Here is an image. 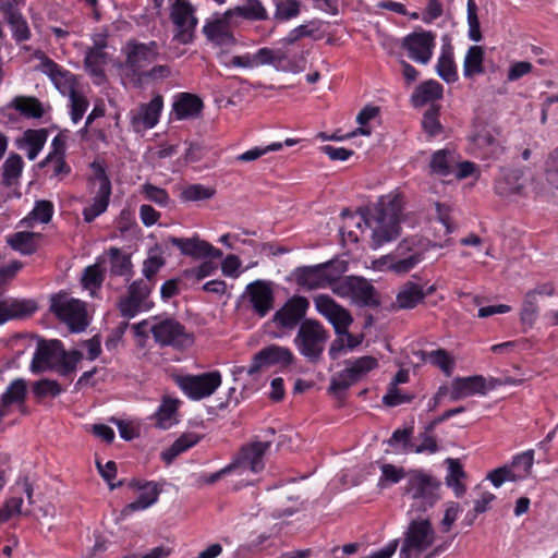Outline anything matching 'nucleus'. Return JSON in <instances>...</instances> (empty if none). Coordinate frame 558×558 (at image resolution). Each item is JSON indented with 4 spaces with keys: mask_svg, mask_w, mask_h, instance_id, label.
Returning <instances> with one entry per match:
<instances>
[{
    "mask_svg": "<svg viewBox=\"0 0 558 558\" xmlns=\"http://www.w3.org/2000/svg\"><path fill=\"white\" fill-rule=\"evenodd\" d=\"M402 198L399 195L383 196L378 203L362 216L365 225L371 229L372 246L395 241L401 232Z\"/></svg>",
    "mask_w": 558,
    "mask_h": 558,
    "instance_id": "nucleus-1",
    "label": "nucleus"
},
{
    "mask_svg": "<svg viewBox=\"0 0 558 558\" xmlns=\"http://www.w3.org/2000/svg\"><path fill=\"white\" fill-rule=\"evenodd\" d=\"M226 54L220 53L219 59L226 68L251 69L256 65H272L278 71L300 72L304 68L305 60L302 59L303 65L295 61H291L282 49L260 48L256 53L243 56H233L228 61L225 60Z\"/></svg>",
    "mask_w": 558,
    "mask_h": 558,
    "instance_id": "nucleus-2",
    "label": "nucleus"
},
{
    "mask_svg": "<svg viewBox=\"0 0 558 558\" xmlns=\"http://www.w3.org/2000/svg\"><path fill=\"white\" fill-rule=\"evenodd\" d=\"M329 331L316 319H304L299 327L294 343L299 352L308 361L316 363L320 360Z\"/></svg>",
    "mask_w": 558,
    "mask_h": 558,
    "instance_id": "nucleus-3",
    "label": "nucleus"
},
{
    "mask_svg": "<svg viewBox=\"0 0 558 558\" xmlns=\"http://www.w3.org/2000/svg\"><path fill=\"white\" fill-rule=\"evenodd\" d=\"M440 482L429 473L413 470L408 473L404 492L418 502L420 509L426 511L439 500Z\"/></svg>",
    "mask_w": 558,
    "mask_h": 558,
    "instance_id": "nucleus-4",
    "label": "nucleus"
},
{
    "mask_svg": "<svg viewBox=\"0 0 558 558\" xmlns=\"http://www.w3.org/2000/svg\"><path fill=\"white\" fill-rule=\"evenodd\" d=\"M50 311L72 332H81L88 325L85 303L69 296L66 293H59L51 298Z\"/></svg>",
    "mask_w": 558,
    "mask_h": 558,
    "instance_id": "nucleus-5",
    "label": "nucleus"
},
{
    "mask_svg": "<svg viewBox=\"0 0 558 558\" xmlns=\"http://www.w3.org/2000/svg\"><path fill=\"white\" fill-rule=\"evenodd\" d=\"M435 541V530L427 519L413 520L404 534L400 558L418 557Z\"/></svg>",
    "mask_w": 558,
    "mask_h": 558,
    "instance_id": "nucleus-6",
    "label": "nucleus"
},
{
    "mask_svg": "<svg viewBox=\"0 0 558 558\" xmlns=\"http://www.w3.org/2000/svg\"><path fill=\"white\" fill-rule=\"evenodd\" d=\"M345 367L331 377L329 391L338 393L361 381L369 372L378 367V361L369 355L347 360Z\"/></svg>",
    "mask_w": 558,
    "mask_h": 558,
    "instance_id": "nucleus-7",
    "label": "nucleus"
},
{
    "mask_svg": "<svg viewBox=\"0 0 558 558\" xmlns=\"http://www.w3.org/2000/svg\"><path fill=\"white\" fill-rule=\"evenodd\" d=\"M43 65L45 68V72L51 77L56 86L61 89L62 93H65L66 90L69 92L71 101V119L74 123H77L88 108V100L85 96L73 88L71 83L72 76L69 72L62 71L61 68L51 60H47Z\"/></svg>",
    "mask_w": 558,
    "mask_h": 558,
    "instance_id": "nucleus-8",
    "label": "nucleus"
},
{
    "mask_svg": "<svg viewBox=\"0 0 558 558\" xmlns=\"http://www.w3.org/2000/svg\"><path fill=\"white\" fill-rule=\"evenodd\" d=\"M170 20L174 25L173 38L180 44H190L194 38L197 19L195 9L187 0H169Z\"/></svg>",
    "mask_w": 558,
    "mask_h": 558,
    "instance_id": "nucleus-9",
    "label": "nucleus"
},
{
    "mask_svg": "<svg viewBox=\"0 0 558 558\" xmlns=\"http://www.w3.org/2000/svg\"><path fill=\"white\" fill-rule=\"evenodd\" d=\"M154 282L135 280L128 288V295L120 299L118 308L125 318H132L140 312L149 311L154 303L149 300Z\"/></svg>",
    "mask_w": 558,
    "mask_h": 558,
    "instance_id": "nucleus-10",
    "label": "nucleus"
},
{
    "mask_svg": "<svg viewBox=\"0 0 558 558\" xmlns=\"http://www.w3.org/2000/svg\"><path fill=\"white\" fill-rule=\"evenodd\" d=\"M150 331L157 343L160 345H170L175 349L191 347L194 342L192 333L185 330V327L173 318H166L155 322L150 325Z\"/></svg>",
    "mask_w": 558,
    "mask_h": 558,
    "instance_id": "nucleus-11",
    "label": "nucleus"
},
{
    "mask_svg": "<svg viewBox=\"0 0 558 558\" xmlns=\"http://www.w3.org/2000/svg\"><path fill=\"white\" fill-rule=\"evenodd\" d=\"M124 51L126 54L125 68L132 72L138 82L143 81V73L146 68L157 59V44L155 41L142 44L136 40H129Z\"/></svg>",
    "mask_w": 558,
    "mask_h": 558,
    "instance_id": "nucleus-12",
    "label": "nucleus"
},
{
    "mask_svg": "<svg viewBox=\"0 0 558 558\" xmlns=\"http://www.w3.org/2000/svg\"><path fill=\"white\" fill-rule=\"evenodd\" d=\"M271 446L270 441L255 440L243 445L232 462L230 463L233 471H251L256 474L265 468V454Z\"/></svg>",
    "mask_w": 558,
    "mask_h": 558,
    "instance_id": "nucleus-13",
    "label": "nucleus"
},
{
    "mask_svg": "<svg viewBox=\"0 0 558 558\" xmlns=\"http://www.w3.org/2000/svg\"><path fill=\"white\" fill-rule=\"evenodd\" d=\"M316 311L324 316L333 327L336 336H343L347 329L352 325L353 317L351 313L338 304L328 294H318L314 298Z\"/></svg>",
    "mask_w": 558,
    "mask_h": 558,
    "instance_id": "nucleus-14",
    "label": "nucleus"
},
{
    "mask_svg": "<svg viewBox=\"0 0 558 558\" xmlns=\"http://www.w3.org/2000/svg\"><path fill=\"white\" fill-rule=\"evenodd\" d=\"M177 383L190 398L199 400L215 392L221 385V375L219 372L186 375L179 377Z\"/></svg>",
    "mask_w": 558,
    "mask_h": 558,
    "instance_id": "nucleus-15",
    "label": "nucleus"
},
{
    "mask_svg": "<svg viewBox=\"0 0 558 558\" xmlns=\"http://www.w3.org/2000/svg\"><path fill=\"white\" fill-rule=\"evenodd\" d=\"M293 359L294 356L290 349L271 344L253 356L251 365L246 368V373L250 376H254L265 367L272 365L288 366L293 362Z\"/></svg>",
    "mask_w": 558,
    "mask_h": 558,
    "instance_id": "nucleus-16",
    "label": "nucleus"
},
{
    "mask_svg": "<svg viewBox=\"0 0 558 558\" xmlns=\"http://www.w3.org/2000/svg\"><path fill=\"white\" fill-rule=\"evenodd\" d=\"M310 301L305 296L293 295L272 316V322L280 328L293 329L306 315Z\"/></svg>",
    "mask_w": 558,
    "mask_h": 558,
    "instance_id": "nucleus-17",
    "label": "nucleus"
},
{
    "mask_svg": "<svg viewBox=\"0 0 558 558\" xmlns=\"http://www.w3.org/2000/svg\"><path fill=\"white\" fill-rule=\"evenodd\" d=\"M402 47L413 61L427 64L433 57L435 35L428 31L411 33L403 38Z\"/></svg>",
    "mask_w": 558,
    "mask_h": 558,
    "instance_id": "nucleus-18",
    "label": "nucleus"
},
{
    "mask_svg": "<svg viewBox=\"0 0 558 558\" xmlns=\"http://www.w3.org/2000/svg\"><path fill=\"white\" fill-rule=\"evenodd\" d=\"M497 380L487 381L482 375L457 377L451 383L449 397L451 401H458L474 395H486L496 387Z\"/></svg>",
    "mask_w": 558,
    "mask_h": 558,
    "instance_id": "nucleus-19",
    "label": "nucleus"
},
{
    "mask_svg": "<svg viewBox=\"0 0 558 558\" xmlns=\"http://www.w3.org/2000/svg\"><path fill=\"white\" fill-rule=\"evenodd\" d=\"M94 180L98 182V190L93 203L83 209V217L86 222H92L107 210L111 195V183L102 167L98 166L96 168Z\"/></svg>",
    "mask_w": 558,
    "mask_h": 558,
    "instance_id": "nucleus-20",
    "label": "nucleus"
},
{
    "mask_svg": "<svg viewBox=\"0 0 558 558\" xmlns=\"http://www.w3.org/2000/svg\"><path fill=\"white\" fill-rule=\"evenodd\" d=\"M61 348L62 343L59 340H40L31 362L32 373L40 374L54 368L60 362Z\"/></svg>",
    "mask_w": 558,
    "mask_h": 558,
    "instance_id": "nucleus-21",
    "label": "nucleus"
},
{
    "mask_svg": "<svg viewBox=\"0 0 558 558\" xmlns=\"http://www.w3.org/2000/svg\"><path fill=\"white\" fill-rule=\"evenodd\" d=\"M245 296L259 317H265L274 307V291L267 281L256 280L247 284Z\"/></svg>",
    "mask_w": 558,
    "mask_h": 558,
    "instance_id": "nucleus-22",
    "label": "nucleus"
},
{
    "mask_svg": "<svg viewBox=\"0 0 558 558\" xmlns=\"http://www.w3.org/2000/svg\"><path fill=\"white\" fill-rule=\"evenodd\" d=\"M162 106V96L156 95L148 104H142L136 110L131 111L133 130L141 132L154 128L158 123Z\"/></svg>",
    "mask_w": 558,
    "mask_h": 558,
    "instance_id": "nucleus-23",
    "label": "nucleus"
},
{
    "mask_svg": "<svg viewBox=\"0 0 558 558\" xmlns=\"http://www.w3.org/2000/svg\"><path fill=\"white\" fill-rule=\"evenodd\" d=\"M169 242L178 247L181 254L191 256L193 258H206L214 257L220 258L222 256V252L216 247H214L210 243L201 240L197 236L193 238H175L170 236Z\"/></svg>",
    "mask_w": 558,
    "mask_h": 558,
    "instance_id": "nucleus-24",
    "label": "nucleus"
},
{
    "mask_svg": "<svg viewBox=\"0 0 558 558\" xmlns=\"http://www.w3.org/2000/svg\"><path fill=\"white\" fill-rule=\"evenodd\" d=\"M526 179L522 170H508L495 183L496 193L502 198L525 195Z\"/></svg>",
    "mask_w": 558,
    "mask_h": 558,
    "instance_id": "nucleus-25",
    "label": "nucleus"
},
{
    "mask_svg": "<svg viewBox=\"0 0 558 558\" xmlns=\"http://www.w3.org/2000/svg\"><path fill=\"white\" fill-rule=\"evenodd\" d=\"M232 17H227L226 12L223 15L215 21L206 23L203 27V33L208 40L219 46H234L236 39L229 29V23Z\"/></svg>",
    "mask_w": 558,
    "mask_h": 558,
    "instance_id": "nucleus-26",
    "label": "nucleus"
},
{
    "mask_svg": "<svg viewBox=\"0 0 558 558\" xmlns=\"http://www.w3.org/2000/svg\"><path fill=\"white\" fill-rule=\"evenodd\" d=\"M37 310L32 300L5 299L0 301V325L8 320L31 316Z\"/></svg>",
    "mask_w": 558,
    "mask_h": 558,
    "instance_id": "nucleus-27",
    "label": "nucleus"
},
{
    "mask_svg": "<svg viewBox=\"0 0 558 558\" xmlns=\"http://www.w3.org/2000/svg\"><path fill=\"white\" fill-rule=\"evenodd\" d=\"M420 241L415 239H404L398 246L400 252H412L409 257L396 260L390 265V269L396 274H407L412 270L421 260L424 248H416Z\"/></svg>",
    "mask_w": 558,
    "mask_h": 558,
    "instance_id": "nucleus-28",
    "label": "nucleus"
},
{
    "mask_svg": "<svg viewBox=\"0 0 558 558\" xmlns=\"http://www.w3.org/2000/svg\"><path fill=\"white\" fill-rule=\"evenodd\" d=\"M324 267L320 264L315 266H307L299 269L298 284L308 290H316L322 288H328L330 279L328 275H325Z\"/></svg>",
    "mask_w": 558,
    "mask_h": 558,
    "instance_id": "nucleus-29",
    "label": "nucleus"
},
{
    "mask_svg": "<svg viewBox=\"0 0 558 558\" xmlns=\"http://www.w3.org/2000/svg\"><path fill=\"white\" fill-rule=\"evenodd\" d=\"M53 150L39 163L41 168L50 167L52 177L63 178L71 172V167L64 160V145L59 137L52 141Z\"/></svg>",
    "mask_w": 558,
    "mask_h": 558,
    "instance_id": "nucleus-30",
    "label": "nucleus"
},
{
    "mask_svg": "<svg viewBox=\"0 0 558 558\" xmlns=\"http://www.w3.org/2000/svg\"><path fill=\"white\" fill-rule=\"evenodd\" d=\"M424 299L423 287L416 282L407 281L399 288L395 305L399 310H410L422 303Z\"/></svg>",
    "mask_w": 558,
    "mask_h": 558,
    "instance_id": "nucleus-31",
    "label": "nucleus"
},
{
    "mask_svg": "<svg viewBox=\"0 0 558 558\" xmlns=\"http://www.w3.org/2000/svg\"><path fill=\"white\" fill-rule=\"evenodd\" d=\"M41 239V233L21 231L9 236L7 242L12 250L22 255H32L38 250Z\"/></svg>",
    "mask_w": 558,
    "mask_h": 558,
    "instance_id": "nucleus-32",
    "label": "nucleus"
},
{
    "mask_svg": "<svg viewBox=\"0 0 558 558\" xmlns=\"http://www.w3.org/2000/svg\"><path fill=\"white\" fill-rule=\"evenodd\" d=\"M430 172L438 177L452 175L457 168V156L453 150L440 149L433 154L429 161Z\"/></svg>",
    "mask_w": 558,
    "mask_h": 558,
    "instance_id": "nucleus-33",
    "label": "nucleus"
},
{
    "mask_svg": "<svg viewBox=\"0 0 558 558\" xmlns=\"http://www.w3.org/2000/svg\"><path fill=\"white\" fill-rule=\"evenodd\" d=\"M203 109L199 97L189 93H182L173 102V111L178 119H186L197 116Z\"/></svg>",
    "mask_w": 558,
    "mask_h": 558,
    "instance_id": "nucleus-34",
    "label": "nucleus"
},
{
    "mask_svg": "<svg viewBox=\"0 0 558 558\" xmlns=\"http://www.w3.org/2000/svg\"><path fill=\"white\" fill-rule=\"evenodd\" d=\"M107 60L108 54L101 50L89 48L85 54V68L97 84H101L105 80L104 66L107 64Z\"/></svg>",
    "mask_w": 558,
    "mask_h": 558,
    "instance_id": "nucleus-35",
    "label": "nucleus"
},
{
    "mask_svg": "<svg viewBox=\"0 0 558 558\" xmlns=\"http://www.w3.org/2000/svg\"><path fill=\"white\" fill-rule=\"evenodd\" d=\"M24 161L19 154L12 153L2 165V183L10 187L16 185L22 175Z\"/></svg>",
    "mask_w": 558,
    "mask_h": 558,
    "instance_id": "nucleus-36",
    "label": "nucleus"
},
{
    "mask_svg": "<svg viewBox=\"0 0 558 558\" xmlns=\"http://www.w3.org/2000/svg\"><path fill=\"white\" fill-rule=\"evenodd\" d=\"M141 489V494L133 502L129 504L125 507L128 511H138L144 510L151 505H154L158 500V496L161 489L158 487L156 483H145L143 486L138 487Z\"/></svg>",
    "mask_w": 558,
    "mask_h": 558,
    "instance_id": "nucleus-37",
    "label": "nucleus"
},
{
    "mask_svg": "<svg viewBox=\"0 0 558 558\" xmlns=\"http://www.w3.org/2000/svg\"><path fill=\"white\" fill-rule=\"evenodd\" d=\"M442 97V86L434 81L429 80L422 83L412 96V102L414 106H423L429 101L438 100Z\"/></svg>",
    "mask_w": 558,
    "mask_h": 558,
    "instance_id": "nucleus-38",
    "label": "nucleus"
},
{
    "mask_svg": "<svg viewBox=\"0 0 558 558\" xmlns=\"http://www.w3.org/2000/svg\"><path fill=\"white\" fill-rule=\"evenodd\" d=\"M448 474L446 476V484L452 488L457 497H461L465 493V485L462 481L466 477L462 464L459 460L448 458Z\"/></svg>",
    "mask_w": 558,
    "mask_h": 558,
    "instance_id": "nucleus-39",
    "label": "nucleus"
},
{
    "mask_svg": "<svg viewBox=\"0 0 558 558\" xmlns=\"http://www.w3.org/2000/svg\"><path fill=\"white\" fill-rule=\"evenodd\" d=\"M235 15L255 21L267 19V12L259 0H247L245 5L235 7L226 11L227 17H233Z\"/></svg>",
    "mask_w": 558,
    "mask_h": 558,
    "instance_id": "nucleus-40",
    "label": "nucleus"
},
{
    "mask_svg": "<svg viewBox=\"0 0 558 558\" xmlns=\"http://www.w3.org/2000/svg\"><path fill=\"white\" fill-rule=\"evenodd\" d=\"M201 440V436L195 433H185L181 435L166 451L161 453L163 461L171 463L180 453L186 451Z\"/></svg>",
    "mask_w": 558,
    "mask_h": 558,
    "instance_id": "nucleus-41",
    "label": "nucleus"
},
{
    "mask_svg": "<svg viewBox=\"0 0 558 558\" xmlns=\"http://www.w3.org/2000/svg\"><path fill=\"white\" fill-rule=\"evenodd\" d=\"M354 281L350 299L361 305L376 304L374 287L362 277H354Z\"/></svg>",
    "mask_w": 558,
    "mask_h": 558,
    "instance_id": "nucleus-42",
    "label": "nucleus"
},
{
    "mask_svg": "<svg viewBox=\"0 0 558 558\" xmlns=\"http://www.w3.org/2000/svg\"><path fill=\"white\" fill-rule=\"evenodd\" d=\"M484 50L481 46H471L465 54L463 63V74L465 77H472L483 73Z\"/></svg>",
    "mask_w": 558,
    "mask_h": 558,
    "instance_id": "nucleus-43",
    "label": "nucleus"
},
{
    "mask_svg": "<svg viewBox=\"0 0 558 558\" xmlns=\"http://www.w3.org/2000/svg\"><path fill=\"white\" fill-rule=\"evenodd\" d=\"M10 106L27 118H41L44 114L41 104L35 97L16 96Z\"/></svg>",
    "mask_w": 558,
    "mask_h": 558,
    "instance_id": "nucleus-44",
    "label": "nucleus"
},
{
    "mask_svg": "<svg viewBox=\"0 0 558 558\" xmlns=\"http://www.w3.org/2000/svg\"><path fill=\"white\" fill-rule=\"evenodd\" d=\"M25 397L26 381L23 378L14 379L1 396V410L5 411V408L11 405L12 403H24Z\"/></svg>",
    "mask_w": 558,
    "mask_h": 558,
    "instance_id": "nucleus-45",
    "label": "nucleus"
},
{
    "mask_svg": "<svg viewBox=\"0 0 558 558\" xmlns=\"http://www.w3.org/2000/svg\"><path fill=\"white\" fill-rule=\"evenodd\" d=\"M178 410V401L170 398H165L156 412V425L159 428L167 429L175 423V415Z\"/></svg>",
    "mask_w": 558,
    "mask_h": 558,
    "instance_id": "nucleus-46",
    "label": "nucleus"
},
{
    "mask_svg": "<svg viewBox=\"0 0 558 558\" xmlns=\"http://www.w3.org/2000/svg\"><path fill=\"white\" fill-rule=\"evenodd\" d=\"M110 258V274L113 276H130L132 263L129 255L121 252L120 248L110 247L108 251Z\"/></svg>",
    "mask_w": 558,
    "mask_h": 558,
    "instance_id": "nucleus-47",
    "label": "nucleus"
},
{
    "mask_svg": "<svg viewBox=\"0 0 558 558\" xmlns=\"http://www.w3.org/2000/svg\"><path fill=\"white\" fill-rule=\"evenodd\" d=\"M416 354L420 355L423 361L428 360L433 365L438 366L447 375H450L453 368L454 361L444 349L430 352L418 351Z\"/></svg>",
    "mask_w": 558,
    "mask_h": 558,
    "instance_id": "nucleus-48",
    "label": "nucleus"
},
{
    "mask_svg": "<svg viewBox=\"0 0 558 558\" xmlns=\"http://www.w3.org/2000/svg\"><path fill=\"white\" fill-rule=\"evenodd\" d=\"M436 70L438 75L447 83H453L458 80L457 66L450 49L441 52Z\"/></svg>",
    "mask_w": 558,
    "mask_h": 558,
    "instance_id": "nucleus-49",
    "label": "nucleus"
},
{
    "mask_svg": "<svg viewBox=\"0 0 558 558\" xmlns=\"http://www.w3.org/2000/svg\"><path fill=\"white\" fill-rule=\"evenodd\" d=\"M53 215V204L50 201H37L33 210L23 220L29 227L32 222L48 223Z\"/></svg>",
    "mask_w": 558,
    "mask_h": 558,
    "instance_id": "nucleus-50",
    "label": "nucleus"
},
{
    "mask_svg": "<svg viewBox=\"0 0 558 558\" xmlns=\"http://www.w3.org/2000/svg\"><path fill=\"white\" fill-rule=\"evenodd\" d=\"M24 143L27 146V157L29 160H34L39 151L43 149L46 140L47 132L45 130H27L24 133Z\"/></svg>",
    "mask_w": 558,
    "mask_h": 558,
    "instance_id": "nucleus-51",
    "label": "nucleus"
},
{
    "mask_svg": "<svg viewBox=\"0 0 558 558\" xmlns=\"http://www.w3.org/2000/svg\"><path fill=\"white\" fill-rule=\"evenodd\" d=\"M381 476L378 480V487L386 488L389 485L397 484L407 476L403 468L390 463H384L381 466Z\"/></svg>",
    "mask_w": 558,
    "mask_h": 558,
    "instance_id": "nucleus-52",
    "label": "nucleus"
},
{
    "mask_svg": "<svg viewBox=\"0 0 558 558\" xmlns=\"http://www.w3.org/2000/svg\"><path fill=\"white\" fill-rule=\"evenodd\" d=\"M105 275L99 264H94L84 269L82 276L83 287L89 290L99 289L104 282Z\"/></svg>",
    "mask_w": 558,
    "mask_h": 558,
    "instance_id": "nucleus-53",
    "label": "nucleus"
},
{
    "mask_svg": "<svg viewBox=\"0 0 558 558\" xmlns=\"http://www.w3.org/2000/svg\"><path fill=\"white\" fill-rule=\"evenodd\" d=\"M470 140L478 148H488L497 145V140L492 130L486 125H476Z\"/></svg>",
    "mask_w": 558,
    "mask_h": 558,
    "instance_id": "nucleus-54",
    "label": "nucleus"
},
{
    "mask_svg": "<svg viewBox=\"0 0 558 558\" xmlns=\"http://www.w3.org/2000/svg\"><path fill=\"white\" fill-rule=\"evenodd\" d=\"M537 315V300L535 292H526L521 308V322L524 325L532 326Z\"/></svg>",
    "mask_w": 558,
    "mask_h": 558,
    "instance_id": "nucleus-55",
    "label": "nucleus"
},
{
    "mask_svg": "<svg viewBox=\"0 0 558 558\" xmlns=\"http://www.w3.org/2000/svg\"><path fill=\"white\" fill-rule=\"evenodd\" d=\"M83 354L77 350H72L66 352L63 348L60 351V368L59 373L62 375H66L73 372L77 365V363L82 360Z\"/></svg>",
    "mask_w": 558,
    "mask_h": 558,
    "instance_id": "nucleus-56",
    "label": "nucleus"
},
{
    "mask_svg": "<svg viewBox=\"0 0 558 558\" xmlns=\"http://www.w3.org/2000/svg\"><path fill=\"white\" fill-rule=\"evenodd\" d=\"M142 193L147 201L154 202L159 206H167L170 202V197L165 189L145 183L142 186Z\"/></svg>",
    "mask_w": 558,
    "mask_h": 558,
    "instance_id": "nucleus-57",
    "label": "nucleus"
},
{
    "mask_svg": "<svg viewBox=\"0 0 558 558\" xmlns=\"http://www.w3.org/2000/svg\"><path fill=\"white\" fill-rule=\"evenodd\" d=\"M61 391L62 388L56 380L47 378L36 381L33 386V392L38 398L47 396L56 397L60 395Z\"/></svg>",
    "mask_w": 558,
    "mask_h": 558,
    "instance_id": "nucleus-58",
    "label": "nucleus"
},
{
    "mask_svg": "<svg viewBox=\"0 0 558 558\" xmlns=\"http://www.w3.org/2000/svg\"><path fill=\"white\" fill-rule=\"evenodd\" d=\"M468 24L469 37L474 41H480L482 39V34L475 0H468Z\"/></svg>",
    "mask_w": 558,
    "mask_h": 558,
    "instance_id": "nucleus-59",
    "label": "nucleus"
},
{
    "mask_svg": "<svg viewBox=\"0 0 558 558\" xmlns=\"http://www.w3.org/2000/svg\"><path fill=\"white\" fill-rule=\"evenodd\" d=\"M300 2L298 0H279L276 5V17L282 21L298 16Z\"/></svg>",
    "mask_w": 558,
    "mask_h": 558,
    "instance_id": "nucleus-60",
    "label": "nucleus"
},
{
    "mask_svg": "<svg viewBox=\"0 0 558 558\" xmlns=\"http://www.w3.org/2000/svg\"><path fill=\"white\" fill-rule=\"evenodd\" d=\"M534 463V451L527 450L514 457L511 465L520 473L519 476L524 478L531 474Z\"/></svg>",
    "mask_w": 558,
    "mask_h": 558,
    "instance_id": "nucleus-61",
    "label": "nucleus"
},
{
    "mask_svg": "<svg viewBox=\"0 0 558 558\" xmlns=\"http://www.w3.org/2000/svg\"><path fill=\"white\" fill-rule=\"evenodd\" d=\"M213 195L214 191L202 184L190 185L182 192V198L187 202L208 199Z\"/></svg>",
    "mask_w": 558,
    "mask_h": 558,
    "instance_id": "nucleus-62",
    "label": "nucleus"
},
{
    "mask_svg": "<svg viewBox=\"0 0 558 558\" xmlns=\"http://www.w3.org/2000/svg\"><path fill=\"white\" fill-rule=\"evenodd\" d=\"M434 430H428L427 425L424 428V432L420 435L422 442L420 445L413 446V451L415 453L429 452L435 453L438 450L437 439L433 435Z\"/></svg>",
    "mask_w": 558,
    "mask_h": 558,
    "instance_id": "nucleus-63",
    "label": "nucleus"
},
{
    "mask_svg": "<svg viewBox=\"0 0 558 558\" xmlns=\"http://www.w3.org/2000/svg\"><path fill=\"white\" fill-rule=\"evenodd\" d=\"M165 265V259L158 255H149L147 259L144 260L143 264V275L144 279L148 282H154L155 275L159 271V269Z\"/></svg>",
    "mask_w": 558,
    "mask_h": 558,
    "instance_id": "nucleus-64",
    "label": "nucleus"
}]
</instances>
